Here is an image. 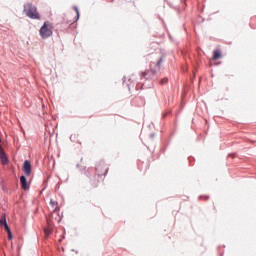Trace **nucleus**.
Masks as SVG:
<instances>
[{
    "instance_id": "f257e3e1",
    "label": "nucleus",
    "mask_w": 256,
    "mask_h": 256,
    "mask_svg": "<svg viewBox=\"0 0 256 256\" xmlns=\"http://www.w3.org/2000/svg\"><path fill=\"white\" fill-rule=\"evenodd\" d=\"M165 62V54H162L156 63H154V68L146 70L140 74V84H142V89H151L157 80V71H161V64Z\"/></svg>"
},
{
    "instance_id": "f03ea898",
    "label": "nucleus",
    "mask_w": 256,
    "mask_h": 256,
    "mask_svg": "<svg viewBox=\"0 0 256 256\" xmlns=\"http://www.w3.org/2000/svg\"><path fill=\"white\" fill-rule=\"evenodd\" d=\"M24 13L29 19H41V15L37 12V7L31 3L24 4Z\"/></svg>"
},
{
    "instance_id": "7ed1b4c3",
    "label": "nucleus",
    "mask_w": 256,
    "mask_h": 256,
    "mask_svg": "<svg viewBox=\"0 0 256 256\" xmlns=\"http://www.w3.org/2000/svg\"><path fill=\"white\" fill-rule=\"evenodd\" d=\"M40 37L42 39H49L53 35V24L49 21H45L39 30Z\"/></svg>"
},
{
    "instance_id": "20e7f679",
    "label": "nucleus",
    "mask_w": 256,
    "mask_h": 256,
    "mask_svg": "<svg viewBox=\"0 0 256 256\" xmlns=\"http://www.w3.org/2000/svg\"><path fill=\"white\" fill-rule=\"evenodd\" d=\"M95 172L98 177H101V175L105 177L109 173V167L105 164V161L101 160L96 164Z\"/></svg>"
},
{
    "instance_id": "39448f33",
    "label": "nucleus",
    "mask_w": 256,
    "mask_h": 256,
    "mask_svg": "<svg viewBox=\"0 0 256 256\" xmlns=\"http://www.w3.org/2000/svg\"><path fill=\"white\" fill-rule=\"evenodd\" d=\"M22 169L26 177H29V175H31V161L25 160Z\"/></svg>"
},
{
    "instance_id": "423d86ee",
    "label": "nucleus",
    "mask_w": 256,
    "mask_h": 256,
    "mask_svg": "<svg viewBox=\"0 0 256 256\" xmlns=\"http://www.w3.org/2000/svg\"><path fill=\"white\" fill-rule=\"evenodd\" d=\"M20 183H21V187L24 191H29L30 186H29V182H27V176L21 175L20 176Z\"/></svg>"
},
{
    "instance_id": "0eeeda50",
    "label": "nucleus",
    "mask_w": 256,
    "mask_h": 256,
    "mask_svg": "<svg viewBox=\"0 0 256 256\" xmlns=\"http://www.w3.org/2000/svg\"><path fill=\"white\" fill-rule=\"evenodd\" d=\"M0 160L2 161L3 165H9V158L4 150H0Z\"/></svg>"
},
{
    "instance_id": "6e6552de",
    "label": "nucleus",
    "mask_w": 256,
    "mask_h": 256,
    "mask_svg": "<svg viewBox=\"0 0 256 256\" xmlns=\"http://www.w3.org/2000/svg\"><path fill=\"white\" fill-rule=\"evenodd\" d=\"M223 57V54L221 53V50L217 49L213 51V61H218V59H221Z\"/></svg>"
},
{
    "instance_id": "1a4fd4ad",
    "label": "nucleus",
    "mask_w": 256,
    "mask_h": 256,
    "mask_svg": "<svg viewBox=\"0 0 256 256\" xmlns=\"http://www.w3.org/2000/svg\"><path fill=\"white\" fill-rule=\"evenodd\" d=\"M4 228L8 235V240L13 241V232H11V228L9 227V224H4Z\"/></svg>"
},
{
    "instance_id": "9d476101",
    "label": "nucleus",
    "mask_w": 256,
    "mask_h": 256,
    "mask_svg": "<svg viewBox=\"0 0 256 256\" xmlns=\"http://www.w3.org/2000/svg\"><path fill=\"white\" fill-rule=\"evenodd\" d=\"M1 225H7V215L5 213H3L1 215V219H0V227Z\"/></svg>"
},
{
    "instance_id": "9b49d317",
    "label": "nucleus",
    "mask_w": 256,
    "mask_h": 256,
    "mask_svg": "<svg viewBox=\"0 0 256 256\" xmlns=\"http://www.w3.org/2000/svg\"><path fill=\"white\" fill-rule=\"evenodd\" d=\"M81 17V14H76V16L74 17L73 22L68 21V25L70 27V25H73V23H77L79 21V18Z\"/></svg>"
},
{
    "instance_id": "f8f14e48",
    "label": "nucleus",
    "mask_w": 256,
    "mask_h": 256,
    "mask_svg": "<svg viewBox=\"0 0 256 256\" xmlns=\"http://www.w3.org/2000/svg\"><path fill=\"white\" fill-rule=\"evenodd\" d=\"M127 78L126 77H123V86L125 87H128L129 91H131V83H127Z\"/></svg>"
},
{
    "instance_id": "ddd939ff",
    "label": "nucleus",
    "mask_w": 256,
    "mask_h": 256,
    "mask_svg": "<svg viewBox=\"0 0 256 256\" xmlns=\"http://www.w3.org/2000/svg\"><path fill=\"white\" fill-rule=\"evenodd\" d=\"M80 171H81V173H83V171H84V175H86V177H89V172L87 171V167L86 166H82L80 168Z\"/></svg>"
},
{
    "instance_id": "4468645a",
    "label": "nucleus",
    "mask_w": 256,
    "mask_h": 256,
    "mask_svg": "<svg viewBox=\"0 0 256 256\" xmlns=\"http://www.w3.org/2000/svg\"><path fill=\"white\" fill-rule=\"evenodd\" d=\"M1 189H2V191H4V193H9V187H7V185L3 184L1 186Z\"/></svg>"
},
{
    "instance_id": "2eb2a0df",
    "label": "nucleus",
    "mask_w": 256,
    "mask_h": 256,
    "mask_svg": "<svg viewBox=\"0 0 256 256\" xmlns=\"http://www.w3.org/2000/svg\"><path fill=\"white\" fill-rule=\"evenodd\" d=\"M169 82V78H163L160 80V85H165V83Z\"/></svg>"
},
{
    "instance_id": "dca6fc26",
    "label": "nucleus",
    "mask_w": 256,
    "mask_h": 256,
    "mask_svg": "<svg viewBox=\"0 0 256 256\" xmlns=\"http://www.w3.org/2000/svg\"><path fill=\"white\" fill-rule=\"evenodd\" d=\"M50 205L51 207H56V205H59V203L57 201L50 200Z\"/></svg>"
},
{
    "instance_id": "f3484780",
    "label": "nucleus",
    "mask_w": 256,
    "mask_h": 256,
    "mask_svg": "<svg viewBox=\"0 0 256 256\" xmlns=\"http://www.w3.org/2000/svg\"><path fill=\"white\" fill-rule=\"evenodd\" d=\"M73 9H74L76 15H80V13H79V7L73 6Z\"/></svg>"
},
{
    "instance_id": "a211bd4d",
    "label": "nucleus",
    "mask_w": 256,
    "mask_h": 256,
    "mask_svg": "<svg viewBox=\"0 0 256 256\" xmlns=\"http://www.w3.org/2000/svg\"><path fill=\"white\" fill-rule=\"evenodd\" d=\"M199 199H205L207 201L209 199V195H200Z\"/></svg>"
},
{
    "instance_id": "6ab92c4d",
    "label": "nucleus",
    "mask_w": 256,
    "mask_h": 256,
    "mask_svg": "<svg viewBox=\"0 0 256 256\" xmlns=\"http://www.w3.org/2000/svg\"><path fill=\"white\" fill-rule=\"evenodd\" d=\"M236 155H237V154L232 153V154H229V155H228V157H232V158H234V157H236Z\"/></svg>"
},
{
    "instance_id": "aec40b11",
    "label": "nucleus",
    "mask_w": 256,
    "mask_h": 256,
    "mask_svg": "<svg viewBox=\"0 0 256 256\" xmlns=\"http://www.w3.org/2000/svg\"><path fill=\"white\" fill-rule=\"evenodd\" d=\"M150 138H151V139H154V138H155V133H151V134H150Z\"/></svg>"
},
{
    "instance_id": "412c9836",
    "label": "nucleus",
    "mask_w": 256,
    "mask_h": 256,
    "mask_svg": "<svg viewBox=\"0 0 256 256\" xmlns=\"http://www.w3.org/2000/svg\"><path fill=\"white\" fill-rule=\"evenodd\" d=\"M70 140L75 141L74 138H73V135L70 136Z\"/></svg>"
},
{
    "instance_id": "4be33fe9",
    "label": "nucleus",
    "mask_w": 256,
    "mask_h": 256,
    "mask_svg": "<svg viewBox=\"0 0 256 256\" xmlns=\"http://www.w3.org/2000/svg\"><path fill=\"white\" fill-rule=\"evenodd\" d=\"M54 211H59V207H56V208L54 209Z\"/></svg>"
},
{
    "instance_id": "5701e85b",
    "label": "nucleus",
    "mask_w": 256,
    "mask_h": 256,
    "mask_svg": "<svg viewBox=\"0 0 256 256\" xmlns=\"http://www.w3.org/2000/svg\"><path fill=\"white\" fill-rule=\"evenodd\" d=\"M76 167H77V169H79V167H81L79 164H76Z\"/></svg>"
},
{
    "instance_id": "b1692460",
    "label": "nucleus",
    "mask_w": 256,
    "mask_h": 256,
    "mask_svg": "<svg viewBox=\"0 0 256 256\" xmlns=\"http://www.w3.org/2000/svg\"><path fill=\"white\" fill-rule=\"evenodd\" d=\"M81 162H83V158H81V160H80Z\"/></svg>"
}]
</instances>
